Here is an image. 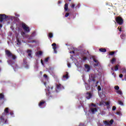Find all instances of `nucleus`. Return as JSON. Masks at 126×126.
<instances>
[{
  "mask_svg": "<svg viewBox=\"0 0 126 126\" xmlns=\"http://www.w3.org/2000/svg\"><path fill=\"white\" fill-rule=\"evenodd\" d=\"M109 56H114L115 55V51H112L109 53Z\"/></svg>",
  "mask_w": 126,
  "mask_h": 126,
  "instance_id": "nucleus-30",
  "label": "nucleus"
},
{
  "mask_svg": "<svg viewBox=\"0 0 126 126\" xmlns=\"http://www.w3.org/2000/svg\"><path fill=\"white\" fill-rule=\"evenodd\" d=\"M35 36H36V32L34 31L30 36H29V35H28V34H27L26 35V37L27 38H28L29 40H31V39H32V38H33V37H35Z\"/></svg>",
  "mask_w": 126,
  "mask_h": 126,
  "instance_id": "nucleus-8",
  "label": "nucleus"
},
{
  "mask_svg": "<svg viewBox=\"0 0 126 126\" xmlns=\"http://www.w3.org/2000/svg\"><path fill=\"white\" fill-rule=\"evenodd\" d=\"M115 20L117 24H119V25H123V24H124V19H123V18L121 17H117L115 18Z\"/></svg>",
  "mask_w": 126,
  "mask_h": 126,
  "instance_id": "nucleus-3",
  "label": "nucleus"
},
{
  "mask_svg": "<svg viewBox=\"0 0 126 126\" xmlns=\"http://www.w3.org/2000/svg\"><path fill=\"white\" fill-rule=\"evenodd\" d=\"M111 63H112V64H114V63H116V58H112V59L111 60Z\"/></svg>",
  "mask_w": 126,
  "mask_h": 126,
  "instance_id": "nucleus-23",
  "label": "nucleus"
},
{
  "mask_svg": "<svg viewBox=\"0 0 126 126\" xmlns=\"http://www.w3.org/2000/svg\"><path fill=\"white\" fill-rule=\"evenodd\" d=\"M122 73H123V74L124 73H126V69L124 68V69H123Z\"/></svg>",
  "mask_w": 126,
  "mask_h": 126,
  "instance_id": "nucleus-38",
  "label": "nucleus"
},
{
  "mask_svg": "<svg viewBox=\"0 0 126 126\" xmlns=\"http://www.w3.org/2000/svg\"><path fill=\"white\" fill-rule=\"evenodd\" d=\"M10 115H11V116H13V112H10Z\"/></svg>",
  "mask_w": 126,
  "mask_h": 126,
  "instance_id": "nucleus-53",
  "label": "nucleus"
},
{
  "mask_svg": "<svg viewBox=\"0 0 126 126\" xmlns=\"http://www.w3.org/2000/svg\"><path fill=\"white\" fill-rule=\"evenodd\" d=\"M52 46L53 48V50L55 54H57V53H58V52L57 51V44L56 43H53L52 44Z\"/></svg>",
  "mask_w": 126,
  "mask_h": 126,
  "instance_id": "nucleus-10",
  "label": "nucleus"
},
{
  "mask_svg": "<svg viewBox=\"0 0 126 126\" xmlns=\"http://www.w3.org/2000/svg\"><path fill=\"white\" fill-rule=\"evenodd\" d=\"M117 94L119 95H120V96H123V92H122V90H119L116 92Z\"/></svg>",
  "mask_w": 126,
  "mask_h": 126,
  "instance_id": "nucleus-20",
  "label": "nucleus"
},
{
  "mask_svg": "<svg viewBox=\"0 0 126 126\" xmlns=\"http://www.w3.org/2000/svg\"><path fill=\"white\" fill-rule=\"evenodd\" d=\"M69 0V1H71V0Z\"/></svg>",
  "mask_w": 126,
  "mask_h": 126,
  "instance_id": "nucleus-56",
  "label": "nucleus"
},
{
  "mask_svg": "<svg viewBox=\"0 0 126 126\" xmlns=\"http://www.w3.org/2000/svg\"><path fill=\"white\" fill-rule=\"evenodd\" d=\"M40 74H41V73H42V71H40Z\"/></svg>",
  "mask_w": 126,
  "mask_h": 126,
  "instance_id": "nucleus-55",
  "label": "nucleus"
},
{
  "mask_svg": "<svg viewBox=\"0 0 126 126\" xmlns=\"http://www.w3.org/2000/svg\"><path fill=\"white\" fill-rule=\"evenodd\" d=\"M4 116H5V113L3 112L2 116H0V120L2 123H3L4 125H6V124H7V119H4V118H3Z\"/></svg>",
  "mask_w": 126,
  "mask_h": 126,
  "instance_id": "nucleus-4",
  "label": "nucleus"
},
{
  "mask_svg": "<svg viewBox=\"0 0 126 126\" xmlns=\"http://www.w3.org/2000/svg\"><path fill=\"white\" fill-rule=\"evenodd\" d=\"M63 78H66V79L68 78V73L67 72H66L65 75L63 76Z\"/></svg>",
  "mask_w": 126,
  "mask_h": 126,
  "instance_id": "nucleus-24",
  "label": "nucleus"
},
{
  "mask_svg": "<svg viewBox=\"0 0 126 126\" xmlns=\"http://www.w3.org/2000/svg\"><path fill=\"white\" fill-rule=\"evenodd\" d=\"M75 7V4H72V5L71 6V7L72 8H74V7Z\"/></svg>",
  "mask_w": 126,
  "mask_h": 126,
  "instance_id": "nucleus-41",
  "label": "nucleus"
},
{
  "mask_svg": "<svg viewBox=\"0 0 126 126\" xmlns=\"http://www.w3.org/2000/svg\"><path fill=\"white\" fill-rule=\"evenodd\" d=\"M119 65L117 64L115 66L112 67L111 70H112L113 71L114 70L115 71L119 70Z\"/></svg>",
  "mask_w": 126,
  "mask_h": 126,
  "instance_id": "nucleus-13",
  "label": "nucleus"
},
{
  "mask_svg": "<svg viewBox=\"0 0 126 126\" xmlns=\"http://www.w3.org/2000/svg\"><path fill=\"white\" fill-rule=\"evenodd\" d=\"M42 55H43V52L41 51L36 52V56L37 57H40V56H42Z\"/></svg>",
  "mask_w": 126,
  "mask_h": 126,
  "instance_id": "nucleus-18",
  "label": "nucleus"
},
{
  "mask_svg": "<svg viewBox=\"0 0 126 126\" xmlns=\"http://www.w3.org/2000/svg\"><path fill=\"white\" fill-rule=\"evenodd\" d=\"M124 78L125 80L126 81V73H125V75H124Z\"/></svg>",
  "mask_w": 126,
  "mask_h": 126,
  "instance_id": "nucleus-52",
  "label": "nucleus"
},
{
  "mask_svg": "<svg viewBox=\"0 0 126 126\" xmlns=\"http://www.w3.org/2000/svg\"><path fill=\"white\" fill-rule=\"evenodd\" d=\"M18 16H19V15H18Z\"/></svg>",
  "mask_w": 126,
  "mask_h": 126,
  "instance_id": "nucleus-57",
  "label": "nucleus"
},
{
  "mask_svg": "<svg viewBox=\"0 0 126 126\" xmlns=\"http://www.w3.org/2000/svg\"><path fill=\"white\" fill-rule=\"evenodd\" d=\"M118 30L120 31V32H122V28H120V27L118 28Z\"/></svg>",
  "mask_w": 126,
  "mask_h": 126,
  "instance_id": "nucleus-42",
  "label": "nucleus"
},
{
  "mask_svg": "<svg viewBox=\"0 0 126 126\" xmlns=\"http://www.w3.org/2000/svg\"><path fill=\"white\" fill-rule=\"evenodd\" d=\"M104 103L105 104V106H107V108L109 109V108H110V102L109 101L104 102Z\"/></svg>",
  "mask_w": 126,
  "mask_h": 126,
  "instance_id": "nucleus-19",
  "label": "nucleus"
},
{
  "mask_svg": "<svg viewBox=\"0 0 126 126\" xmlns=\"http://www.w3.org/2000/svg\"><path fill=\"white\" fill-rule=\"evenodd\" d=\"M116 114L117 115H118V116H121V115L122 114L120 111L117 112Z\"/></svg>",
  "mask_w": 126,
  "mask_h": 126,
  "instance_id": "nucleus-37",
  "label": "nucleus"
},
{
  "mask_svg": "<svg viewBox=\"0 0 126 126\" xmlns=\"http://www.w3.org/2000/svg\"><path fill=\"white\" fill-rule=\"evenodd\" d=\"M49 38H53V33L52 32L49 33Z\"/></svg>",
  "mask_w": 126,
  "mask_h": 126,
  "instance_id": "nucleus-31",
  "label": "nucleus"
},
{
  "mask_svg": "<svg viewBox=\"0 0 126 126\" xmlns=\"http://www.w3.org/2000/svg\"><path fill=\"white\" fill-rule=\"evenodd\" d=\"M4 112L5 113H6V114H8V113H9V112L8 111V108H6L4 109Z\"/></svg>",
  "mask_w": 126,
  "mask_h": 126,
  "instance_id": "nucleus-29",
  "label": "nucleus"
},
{
  "mask_svg": "<svg viewBox=\"0 0 126 126\" xmlns=\"http://www.w3.org/2000/svg\"><path fill=\"white\" fill-rule=\"evenodd\" d=\"M17 45H21V41H20V40H19V39L17 38Z\"/></svg>",
  "mask_w": 126,
  "mask_h": 126,
  "instance_id": "nucleus-26",
  "label": "nucleus"
},
{
  "mask_svg": "<svg viewBox=\"0 0 126 126\" xmlns=\"http://www.w3.org/2000/svg\"><path fill=\"white\" fill-rule=\"evenodd\" d=\"M69 15V13H66L65 14V17H68Z\"/></svg>",
  "mask_w": 126,
  "mask_h": 126,
  "instance_id": "nucleus-40",
  "label": "nucleus"
},
{
  "mask_svg": "<svg viewBox=\"0 0 126 126\" xmlns=\"http://www.w3.org/2000/svg\"><path fill=\"white\" fill-rule=\"evenodd\" d=\"M118 104H119V105H121V106H124V102H123V101L121 100L118 101Z\"/></svg>",
  "mask_w": 126,
  "mask_h": 126,
  "instance_id": "nucleus-27",
  "label": "nucleus"
},
{
  "mask_svg": "<svg viewBox=\"0 0 126 126\" xmlns=\"http://www.w3.org/2000/svg\"><path fill=\"white\" fill-rule=\"evenodd\" d=\"M7 18H8V16L4 14H0V28L2 27V24L0 23L3 22L4 20H7Z\"/></svg>",
  "mask_w": 126,
  "mask_h": 126,
  "instance_id": "nucleus-2",
  "label": "nucleus"
},
{
  "mask_svg": "<svg viewBox=\"0 0 126 126\" xmlns=\"http://www.w3.org/2000/svg\"><path fill=\"white\" fill-rule=\"evenodd\" d=\"M21 34L22 36H23V35H25V33L24 32H22Z\"/></svg>",
  "mask_w": 126,
  "mask_h": 126,
  "instance_id": "nucleus-50",
  "label": "nucleus"
},
{
  "mask_svg": "<svg viewBox=\"0 0 126 126\" xmlns=\"http://www.w3.org/2000/svg\"><path fill=\"white\" fill-rule=\"evenodd\" d=\"M91 106H93L94 107H96V104H94L93 103H92L91 104Z\"/></svg>",
  "mask_w": 126,
  "mask_h": 126,
  "instance_id": "nucleus-43",
  "label": "nucleus"
},
{
  "mask_svg": "<svg viewBox=\"0 0 126 126\" xmlns=\"http://www.w3.org/2000/svg\"><path fill=\"white\" fill-rule=\"evenodd\" d=\"M63 86L61 84H56V91L57 92H59V91H60V90H62V89H64Z\"/></svg>",
  "mask_w": 126,
  "mask_h": 126,
  "instance_id": "nucleus-7",
  "label": "nucleus"
},
{
  "mask_svg": "<svg viewBox=\"0 0 126 126\" xmlns=\"http://www.w3.org/2000/svg\"><path fill=\"white\" fill-rule=\"evenodd\" d=\"M114 89H115V90H117L118 91L119 90V89H120V87L118 86H115L114 87Z\"/></svg>",
  "mask_w": 126,
  "mask_h": 126,
  "instance_id": "nucleus-28",
  "label": "nucleus"
},
{
  "mask_svg": "<svg viewBox=\"0 0 126 126\" xmlns=\"http://www.w3.org/2000/svg\"><path fill=\"white\" fill-rule=\"evenodd\" d=\"M32 43H36V40H33L32 42Z\"/></svg>",
  "mask_w": 126,
  "mask_h": 126,
  "instance_id": "nucleus-51",
  "label": "nucleus"
},
{
  "mask_svg": "<svg viewBox=\"0 0 126 126\" xmlns=\"http://www.w3.org/2000/svg\"><path fill=\"white\" fill-rule=\"evenodd\" d=\"M99 52H101V53H106V52H107V49H106V48H100Z\"/></svg>",
  "mask_w": 126,
  "mask_h": 126,
  "instance_id": "nucleus-16",
  "label": "nucleus"
},
{
  "mask_svg": "<svg viewBox=\"0 0 126 126\" xmlns=\"http://www.w3.org/2000/svg\"><path fill=\"white\" fill-rule=\"evenodd\" d=\"M85 67L86 68V69L87 70V72H89V71H90V69H91V68L90 67V66L87 64H85Z\"/></svg>",
  "mask_w": 126,
  "mask_h": 126,
  "instance_id": "nucleus-12",
  "label": "nucleus"
},
{
  "mask_svg": "<svg viewBox=\"0 0 126 126\" xmlns=\"http://www.w3.org/2000/svg\"><path fill=\"white\" fill-rule=\"evenodd\" d=\"M104 124L105 126H110V123L107 121H104Z\"/></svg>",
  "mask_w": 126,
  "mask_h": 126,
  "instance_id": "nucleus-25",
  "label": "nucleus"
},
{
  "mask_svg": "<svg viewBox=\"0 0 126 126\" xmlns=\"http://www.w3.org/2000/svg\"><path fill=\"white\" fill-rule=\"evenodd\" d=\"M4 94H0V100H4Z\"/></svg>",
  "mask_w": 126,
  "mask_h": 126,
  "instance_id": "nucleus-21",
  "label": "nucleus"
},
{
  "mask_svg": "<svg viewBox=\"0 0 126 126\" xmlns=\"http://www.w3.org/2000/svg\"><path fill=\"white\" fill-rule=\"evenodd\" d=\"M123 76H124V75H123V74H121L120 75H119V77H120V78H123Z\"/></svg>",
  "mask_w": 126,
  "mask_h": 126,
  "instance_id": "nucleus-45",
  "label": "nucleus"
},
{
  "mask_svg": "<svg viewBox=\"0 0 126 126\" xmlns=\"http://www.w3.org/2000/svg\"><path fill=\"white\" fill-rule=\"evenodd\" d=\"M114 123V120L112 119L109 122V125H113V123Z\"/></svg>",
  "mask_w": 126,
  "mask_h": 126,
  "instance_id": "nucleus-33",
  "label": "nucleus"
},
{
  "mask_svg": "<svg viewBox=\"0 0 126 126\" xmlns=\"http://www.w3.org/2000/svg\"><path fill=\"white\" fill-rule=\"evenodd\" d=\"M43 76L45 78H46V79H48V75H47V74H44Z\"/></svg>",
  "mask_w": 126,
  "mask_h": 126,
  "instance_id": "nucleus-39",
  "label": "nucleus"
},
{
  "mask_svg": "<svg viewBox=\"0 0 126 126\" xmlns=\"http://www.w3.org/2000/svg\"><path fill=\"white\" fill-rule=\"evenodd\" d=\"M93 60L94 62V63H96V64L95 65H96V66H98V65H99V62H98V60H96V58H93Z\"/></svg>",
  "mask_w": 126,
  "mask_h": 126,
  "instance_id": "nucleus-15",
  "label": "nucleus"
},
{
  "mask_svg": "<svg viewBox=\"0 0 126 126\" xmlns=\"http://www.w3.org/2000/svg\"><path fill=\"white\" fill-rule=\"evenodd\" d=\"M53 89H54V87H53V86L51 87H49L48 91H50V90H52Z\"/></svg>",
  "mask_w": 126,
  "mask_h": 126,
  "instance_id": "nucleus-35",
  "label": "nucleus"
},
{
  "mask_svg": "<svg viewBox=\"0 0 126 126\" xmlns=\"http://www.w3.org/2000/svg\"><path fill=\"white\" fill-rule=\"evenodd\" d=\"M41 63L42 64V65H44V62H43V60H41Z\"/></svg>",
  "mask_w": 126,
  "mask_h": 126,
  "instance_id": "nucleus-47",
  "label": "nucleus"
},
{
  "mask_svg": "<svg viewBox=\"0 0 126 126\" xmlns=\"http://www.w3.org/2000/svg\"><path fill=\"white\" fill-rule=\"evenodd\" d=\"M22 27L25 32H30L29 27L27 26L25 23L22 24Z\"/></svg>",
  "mask_w": 126,
  "mask_h": 126,
  "instance_id": "nucleus-5",
  "label": "nucleus"
},
{
  "mask_svg": "<svg viewBox=\"0 0 126 126\" xmlns=\"http://www.w3.org/2000/svg\"><path fill=\"white\" fill-rule=\"evenodd\" d=\"M91 111L92 114H95L96 112L98 111V109L96 108H91Z\"/></svg>",
  "mask_w": 126,
  "mask_h": 126,
  "instance_id": "nucleus-11",
  "label": "nucleus"
},
{
  "mask_svg": "<svg viewBox=\"0 0 126 126\" xmlns=\"http://www.w3.org/2000/svg\"><path fill=\"white\" fill-rule=\"evenodd\" d=\"M45 63H48L49 62V58H47L44 60Z\"/></svg>",
  "mask_w": 126,
  "mask_h": 126,
  "instance_id": "nucleus-34",
  "label": "nucleus"
},
{
  "mask_svg": "<svg viewBox=\"0 0 126 126\" xmlns=\"http://www.w3.org/2000/svg\"><path fill=\"white\" fill-rule=\"evenodd\" d=\"M67 66H68V67H71V65L70 64V63H68L67 64Z\"/></svg>",
  "mask_w": 126,
  "mask_h": 126,
  "instance_id": "nucleus-44",
  "label": "nucleus"
},
{
  "mask_svg": "<svg viewBox=\"0 0 126 126\" xmlns=\"http://www.w3.org/2000/svg\"><path fill=\"white\" fill-rule=\"evenodd\" d=\"M70 54H75V52L74 51H72L70 52Z\"/></svg>",
  "mask_w": 126,
  "mask_h": 126,
  "instance_id": "nucleus-46",
  "label": "nucleus"
},
{
  "mask_svg": "<svg viewBox=\"0 0 126 126\" xmlns=\"http://www.w3.org/2000/svg\"><path fill=\"white\" fill-rule=\"evenodd\" d=\"M27 53L28 54V56L30 58H32V50L29 49L27 50Z\"/></svg>",
  "mask_w": 126,
  "mask_h": 126,
  "instance_id": "nucleus-14",
  "label": "nucleus"
},
{
  "mask_svg": "<svg viewBox=\"0 0 126 126\" xmlns=\"http://www.w3.org/2000/svg\"><path fill=\"white\" fill-rule=\"evenodd\" d=\"M98 91H100V90H101V87H98Z\"/></svg>",
  "mask_w": 126,
  "mask_h": 126,
  "instance_id": "nucleus-49",
  "label": "nucleus"
},
{
  "mask_svg": "<svg viewBox=\"0 0 126 126\" xmlns=\"http://www.w3.org/2000/svg\"><path fill=\"white\" fill-rule=\"evenodd\" d=\"M64 9L65 11H67V9H68V3H65L64 4Z\"/></svg>",
  "mask_w": 126,
  "mask_h": 126,
  "instance_id": "nucleus-17",
  "label": "nucleus"
},
{
  "mask_svg": "<svg viewBox=\"0 0 126 126\" xmlns=\"http://www.w3.org/2000/svg\"><path fill=\"white\" fill-rule=\"evenodd\" d=\"M46 104L47 103H46V100H41L39 102V103L38 104V106L39 107H40V108H44V107L46 106Z\"/></svg>",
  "mask_w": 126,
  "mask_h": 126,
  "instance_id": "nucleus-6",
  "label": "nucleus"
},
{
  "mask_svg": "<svg viewBox=\"0 0 126 126\" xmlns=\"http://www.w3.org/2000/svg\"><path fill=\"white\" fill-rule=\"evenodd\" d=\"M116 109H117V107H116V106H114L112 107V111H116Z\"/></svg>",
  "mask_w": 126,
  "mask_h": 126,
  "instance_id": "nucleus-36",
  "label": "nucleus"
},
{
  "mask_svg": "<svg viewBox=\"0 0 126 126\" xmlns=\"http://www.w3.org/2000/svg\"><path fill=\"white\" fill-rule=\"evenodd\" d=\"M87 60V58L86 57H83L82 58V60L83 62H85Z\"/></svg>",
  "mask_w": 126,
  "mask_h": 126,
  "instance_id": "nucleus-32",
  "label": "nucleus"
},
{
  "mask_svg": "<svg viewBox=\"0 0 126 126\" xmlns=\"http://www.w3.org/2000/svg\"><path fill=\"white\" fill-rule=\"evenodd\" d=\"M9 62H11V61H10H10H9Z\"/></svg>",
  "mask_w": 126,
  "mask_h": 126,
  "instance_id": "nucleus-58",
  "label": "nucleus"
},
{
  "mask_svg": "<svg viewBox=\"0 0 126 126\" xmlns=\"http://www.w3.org/2000/svg\"><path fill=\"white\" fill-rule=\"evenodd\" d=\"M120 38H121V39H122V40H125V39L126 38V34H122L120 35Z\"/></svg>",
  "mask_w": 126,
  "mask_h": 126,
  "instance_id": "nucleus-22",
  "label": "nucleus"
},
{
  "mask_svg": "<svg viewBox=\"0 0 126 126\" xmlns=\"http://www.w3.org/2000/svg\"><path fill=\"white\" fill-rule=\"evenodd\" d=\"M49 93L50 94H51V93H50V92H49ZM50 94H48V98H49V99H50V97H52V95H50Z\"/></svg>",
  "mask_w": 126,
  "mask_h": 126,
  "instance_id": "nucleus-48",
  "label": "nucleus"
},
{
  "mask_svg": "<svg viewBox=\"0 0 126 126\" xmlns=\"http://www.w3.org/2000/svg\"><path fill=\"white\" fill-rule=\"evenodd\" d=\"M58 3H59V4H61V3H62V2L59 0V1H58Z\"/></svg>",
  "mask_w": 126,
  "mask_h": 126,
  "instance_id": "nucleus-54",
  "label": "nucleus"
},
{
  "mask_svg": "<svg viewBox=\"0 0 126 126\" xmlns=\"http://www.w3.org/2000/svg\"><path fill=\"white\" fill-rule=\"evenodd\" d=\"M85 96L87 100H90L93 97L92 94L91 92H87Z\"/></svg>",
  "mask_w": 126,
  "mask_h": 126,
  "instance_id": "nucleus-9",
  "label": "nucleus"
},
{
  "mask_svg": "<svg viewBox=\"0 0 126 126\" xmlns=\"http://www.w3.org/2000/svg\"><path fill=\"white\" fill-rule=\"evenodd\" d=\"M5 53L6 56H7V57L9 59L12 58V60H13V61H15V60H16L17 59L16 56L11 53V52H10L9 50H5Z\"/></svg>",
  "mask_w": 126,
  "mask_h": 126,
  "instance_id": "nucleus-1",
  "label": "nucleus"
}]
</instances>
